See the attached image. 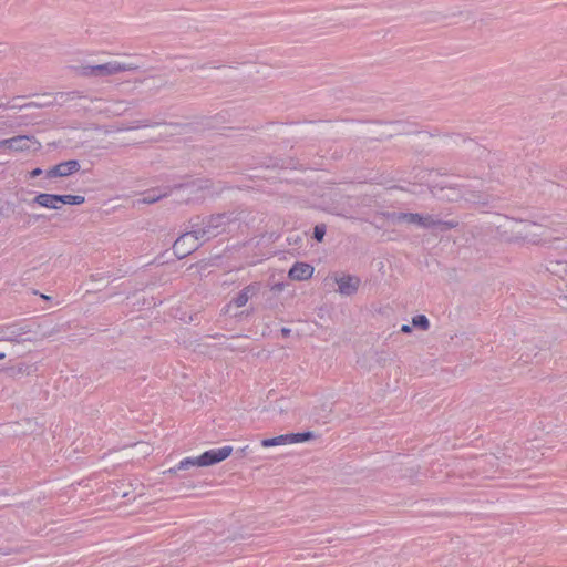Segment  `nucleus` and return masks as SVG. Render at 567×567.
<instances>
[{"label": "nucleus", "instance_id": "obj_15", "mask_svg": "<svg viewBox=\"0 0 567 567\" xmlns=\"http://www.w3.org/2000/svg\"><path fill=\"white\" fill-rule=\"evenodd\" d=\"M554 275L559 276L566 281V292H567V261L557 260L550 264L548 268ZM561 303L567 309V293L561 297Z\"/></svg>", "mask_w": 567, "mask_h": 567}, {"label": "nucleus", "instance_id": "obj_21", "mask_svg": "<svg viewBox=\"0 0 567 567\" xmlns=\"http://www.w3.org/2000/svg\"><path fill=\"white\" fill-rule=\"evenodd\" d=\"M200 455L195 457H185L179 461V470H188L192 466L203 467L202 462L199 463Z\"/></svg>", "mask_w": 567, "mask_h": 567}, {"label": "nucleus", "instance_id": "obj_24", "mask_svg": "<svg viewBox=\"0 0 567 567\" xmlns=\"http://www.w3.org/2000/svg\"><path fill=\"white\" fill-rule=\"evenodd\" d=\"M9 341H13V340L12 339H0V360H3L7 357L6 343Z\"/></svg>", "mask_w": 567, "mask_h": 567}, {"label": "nucleus", "instance_id": "obj_18", "mask_svg": "<svg viewBox=\"0 0 567 567\" xmlns=\"http://www.w3.org/2000/svg\"><path fill=\"white\" fill-rule=\"evenodd\" d=\"M85 202L81 195H59V205H81Z\"/></svg>", "mask_w": 567, "mask_h": 567}, {"label": "nucleus", "instance_id": "obj_8", "mask_svg": "<svg viewBox=\"0 0 567 567\" xmlns=\"http://www.w3.org/2000/svg\"><path fill=\"white\" fill-rule=\"evenodd\" d=\"M233 452L231 446H224L217 450L206 451L200 455L203 467L212 466L228 458Z\"/></svg>", "mask_w": 567, "mask_h": 567}, {"label": "nucleus", "instance_id": "obj_6", "mask_svg": "<svg viewBox=\"0 0 567 567\" xmlns=\"http://www.w3.org/2000/svg\"><path fill=\"white\" fill-rule=\"evenodd\" d=\"M313 437L311 432L305 433H291V434H281L270 439L261 440L260 444L262 447H276V446H286L306 442Z\"/></svg>", "mask_w": 567, "mask_h": 567}, {"label": "nucleus", "instance_id": "obj_19", "mask_svg": "<svg viewBox=\"0 0 567 567\" xmlns=\"http://www.w3.org/2000/svg\"><path fill=\"white\" fill-rule=\"evenodd\" d=\"M135 488L133 487V483H127L126 485L125 484H120V485H116L115 488H114V494L115 496L117 497H126L128 496Z\"/></svg>", "mask_w": 567, "mask_h": 567}, {"label": "nucleus", "instance_id": "obj_13", "mask_svg": "<svg viewBox=\"0 0 567 567\" xmlns=\"http://www.w3.org/2000/svg\"><path fill=\"white\" fill-rule=\"evenodd\" d=\"M33 203L49 209H60L59 195L41 193L33 198Z\"/></svg>", "mask_w": 567, "mask_h": 567}, {"label": "nucleus", "instance_id": "obj_25", "mask_svg": "<svg viewBox=\"0 0 567 567\" xmlns=\"http://www.w3.org/2000/svg\"><path fill=\"white\" fill-rule=\"evenodd\" d=\"M324 228L321 227V226H316L315 227V231H313V236L315 238L318 240V241H322L323 237H324Z\"/></svg>", "mask_w": 567, "mask_h": 567}, {"label": "nucleus", "instance_id": "obj_20", "mask_svg": "<svg viewBox=\"0 0 567 567\" xmlns=\"http://www.w3.org/2000/svg\"><path fill=\"white\" fill-rule=\"evenodd\" d=\"M412 326L422 331H426L430 328V321L424 315H419L412 318Z\"/></svg>", "mask_w": 567, "mask_h": 567}, {"label": "nucleus", "instance_id": "obj_11", "mask_svg": "<svg viewBox=\"0 0 567 567\" xmlns=\"http://www.w3.org/2000/svg\"><path fill=\"white\" fill-rule=\"evenodd\" d=\"M315 268L306 262H296L289 270L288 277L291 280L302 281L312 277Z\"/></svg>", "mask_w": 567, "mask_h": 567}, {"label": "nucleus", "instance_id": "obj_26", "mask_svg": "<svg viewBox=\"0 0 567 567\" xmlns=\"http://www.w3.org/2000/svg\"><path fill=\"white\" fill-rule=\"evenodd\" d=\"M11 137L10 138H4V140H0V148H4V150H8L10 151V147H11Z\"/></svg>", "mask_w": 567, "mask_h": 567}, {"label": "nucleus", "instance_id": "obj_3", "mask_svg": "<svg viewBox=\"0 0 567 567\" xmlns=\"http://www.w3.org/2000/svg\"><path fill=\"white\" fill-rule=\"evenodd\" d=\"M138 65L134 62L107 61L96 65H76L74 66L75 74L84 78H106L123 72H131L138 70Z\"/></svg>", "mask_w": 567, "mask_h": 567}, {"label": "nucleus", "instance_id": "obj_7", "mask_svg": "<svg viewBox=\"0 0 567 567\" xmlns=\"http://www.w3.org/2000/svg\"><path fill=\"white\" fill-rule=\"evenodd\" d=\"M329 279L338 286L337 292L341 296L354 295L361 284L359 277L346 274H333L329 277Z\"/></svg>", "mask_w": 567, "mask_h": 567}, {"label": "nucleus", "instance_id": "obj_12", "mask_svg": "<svg viewBox=\"0 0 567 567\" xmlns=\"http://www.w3.org/2000/svg\"><path fill=\"white\" fill-rule=\"evenodd\" d=\"M251 536L252 533L248 524L238 523L229 527L227 530V539L231 542L246 540Z\"/></svg>", "mask_w": 567, "mask_h": 567}, {"label": "nucleus", "instance_id": "obj_14", "mask_svg": "<svg viewBox=\"0 0 567 567\" xmlns=\"http://www.w3.org/2000/svg\"><path fill=\"white\" fill-rule=\"evenodd\" d=\"M258 289V285H249L245 287L241 290V292L229 303V307H231L233 305L236 308L244 307L248 302V300L257 293Z\"/></svg>", "mask_w": 567, "mask_h": 567}, {"label": "nucleus", "instance_id": "obj_4", "mask_svg": "<svg viewBox=\"0 0 567 567\" xmlns=\"http://www.w3.org/2000/svg\"><path fill=\"white\" fill-rule=\"evenodd\" d=\"M131 107V103L125 100H102L92 101V111L102 114L107 118L122 116Z\"/></svg>", "mask_w": 567, "mask_h": 567}, {"label": "nucleus", "instance_id": "obj_10", "mask_svg": "<svg viewBox=\"0 0 567 567\" xmlns=\"http://www.w3.org/2000/svg\"><path fill=\"white\" fill-rule=\"evenodd\" d=\"M11 152H27L32 148L39 150L41 147L40 142L30 135H17L11 137Z\"/></svg>", "mask_w": 567, "mask_h": 567}, {"label": "nucleus", "instance_id": "obj_31", "mask_svg": "<svg viewBox=\"0 0 567 567\" xmlns=\"http://www.w3.org/2000/svg\"><path fill=\"white\" fill-rule=\"evenodd\" d=\"M134 127H127L126 130H133ZM123 127H117L116 131H123Z\"/></svg>", "mask_w": 567, "mask_h": 567}, {"label": "nucleus", "instance_id": "obj_9", "mask_svg": "<svg viewBox=\"0 0 567 567\" xmlns=\"http://www.w3.org/2000/svg\"><path fill=\"white\" fill-rule=\"evenodd\" d=\"M80 171V163L75 159L62 162L47 171L48 178L66 177Z\"/></svg>", "mask_w": 567, "mask_h": 567}, {"label": "nucleus", "instance_id": "obj_1", "mask_svg": "<svg viewBox=\"0 0 567 567\" xmlns=\"http://www.w3.org/2000/svg\"><path fill=\"white\" fill-rule=\"evenodd\" d=\"M388 219L394 224L416 225L424 229L446 231L458 226L456 220H443L437 215L417 213H390Z\"/></svg>", "mask_w": 567, "mask_h": 567}, {"label": "nucleus", "instance_id": "obj_29", "mask_svg": "<svg viewBox=\"0 0 567 567\" xmlns=\"http://www.w3.org/2000/svg\"><path fill=\"white\" fill-rule=\"evenodd\" d=\"M41 174H42V169H41V168H34L33 171H31V172H30V176H31L32 178L38 177V176H40Z\"/></svg>", "mask_w": 567, "mask_h": 567}, {"label": "nucleus", "instance_id": "obj_30", "mask_svg": "<svg viewBox=\"0 0 567 567\" xmlns=\"http://www.w3.org/2000/svg\"><path fill=\"white\" fill-rule=\"evenodd\" d=\"M401 331H402L403 333H410V332L412 331V328H411V326H409V324H403V326L401 327Z\"/></svg>", "mask_w": 567, "mask_h": 567}, {"label": "nucleus", "instance_id": "obj_22", "mask_svg": "<svg viewBox=\"0 0 567 567\" xmlns=\"http://www.w3.org/2000/svg\"><path fill=\"white\" fill-rule=\"evenodd\" d=\"M154 128H157L158 130V133H157V137L158 138H162L164 136H173L174 135V131H175V127L173 124H159L157 123L156 125L153 126Z\"/></svg>", "mask_w": 567, "mask_h": 567}, {"label": "nucleus", "instance_id": "obj_23", "mask_svg": "<svg viewBox=\"0 0 567 567\" xmlns=\"http://www.w3.org/2000/svg\"><path fill=\"white\" fill-rule=\"evenodd\" d=\"M164 194H147L137 200L138 204H154L158 202Z\"/></svg>", "mask_w": 567, "mask_h": 567}, {"label": "nucleus", "instance_id": "obj_17", "mask_svg": "<svg viewBox=\"0 0 567 567\" xmlns=\"http://www.w3.org/2000/svg\"><path fill=\"white\" fill-rule=\"evenodd\" d=\"M513 227H515L519 234H524L526 237L532 234L536 233L542 229L539 225L528 223V221H511L509 223Z\"/></svg>", "mask_w": 567, "mask_h": 567}, {"label": "nucleus", "instance_id": "obj_16", "mask_svg": "<svg viewBox=\"0 0 567 567\" xmlns=\"http://www.w3.org/2000/svg\"><path fill=\"white\" fill-rule=\"evenodd\" d=\"M202 219L204 220V224L200 227H203L205 230L213 229L217 235L219 234L220 229L224 228L226 218L223 215H216Z\"/></svg>", "mask_w": 567, "mask_h": 567}, {"label": "nucleus", "instance_id": "obj_5", "mask_svg": "<svg viewBox=\"0 0 567 567\" xmlns=\"http://www.w3.org/2000/svg\"><path fill=\"white\" fill-rule=\"evenodd\" d=\"M179 188L182 189L183 202L190 204L203 200L210 189V184L208 181L197 178L184 182L179 185Z\"/></svg>", "mask_w": 567, "mask_h": 567}, {"label": "nucleus", "instance_id": "obj_28", "mask_svg": "<svg viewBox=\"0 0 567 567\" xmlns=\"http://www.w3.org/2000/svg\"><path fill=\"white\" fill-rule=\"evenodd\" d=\"M33 106H39V104H35V103H28L23 106H18V105H11L10 109L12 110H16V109H23V107H33Z\"/></svg>", "mask_w": 567, "mask_h": 567}, {"label": "nucleus", "instance_id": "obj_2", "mask_svg": "<svg viewBox=\"0 0 567 567\" xmlns=\"http://www.w3.org/2000/svg\"><path fill=\"white\" fill-rule=\"evenodd\" d=\"M203 224L204 220L196 217L188 223L185 230L179 235V258L195 251L206 236H216L215 230H205L200 227Z\"/></svg>", "mask_w": 567, "mask_h": 567}, {"label": "nucleus", "instance_id": "obj_27", "mask_svg": "<svg viewBox=\"0 0 567 567\" xmlns=\"http://www.w3.org/2000/svg\"><path fill=\"white\" fill-rule=\"evenodd\" d=\"M286 288L285 284L282 282H278V284H275L272 287H271V291L274 292H281L284 291Z\"/></svg>", "mask_w": 567, "mask_h": 567}]
</instances>
